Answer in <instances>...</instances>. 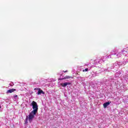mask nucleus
Here are the masks:
<instances>
[{
  "label": "nucleus",
  "instance_id": "obj_5",
  "mask_svg": "<svg viewBox=\"0 0 128 128\" xmlns=\"http://www.w3.org/2000/svg\"><path fill=\"white\" fill-rule=\"evenodd\" d=\"M34 90H38V92H37V94H44V91H42L40 88H35Z\"/></svg>",
  "mask_w": 128,
  "mask_h": 128
},
{
  "label": "nucleus",
  "instance_id": "obj_1",
  "mask_svg": "<svg viewBox=\"0 0 128 128\" xmlns=\"http://www.w3.org/2000/svg\"><path fill=\"white\" fill-rule=\"evenodd\" d=\"M30 106H32L33 110H32L33 113H38V106L36 102L32 101L31 103Z\"/></svg>",
  "mask_w": 128,
  "mask_h": 128
},
{
  "label": "nucleus",
  "instance_id": "obj_2",
  "mask_svg": "<svg viewBox=\"0 0 128 128\" xmlns=\"http://www.w3.org/2000/svg\"><path fill=\"white\" fill-rule=\"evenodd\" d=\"M124 61L122 62H116L114 64V66H116V68H120V66H122L124 64H126V62H128V61L126 60V58H124Z\"/></svg>",
  "mask_w": 128,
  "mask_h": 128
},
{
  "label": "nucleus",
  "instance_id": "obj_10",
  "mask_svg": "<svg viewBox=\"0 0 128 128\" xmlns=\"http://www.w3.org/2000/svg\"><path fill=\"white\" fill-rule=\"evenodd\" d=\"M68 78H74L70 76H66L64 78H62L61 80H66Z\"/></svg>",
  "mask_w": 128,
  "mask_h": 128
},
{
  "label": "nucleus",
  "instance_id": "obj_16",
  "mask_svg": "<svg viewBox=\"0 0 128 128\" xmlns=\"http://www.w3.org/2000/svg\"><path fill=\"white\" fill-rule=\"evenodd\" d=\"M68 72V70L65 71L64 72Z\"/></svg>",
  "mask_w": 128,
  "mask_h": 128
},
{
  "label": "nucleus",
  "instance_id": "obj_12",
  "mask_svg": "<svg viewBox=\"0 0 128 128\" xmlns=\"http://www.w3.org/2000/svg\"><path fill=\"white\" fill-rule=\"evenodd\" d=\"M83 72H88V68H86L85 70H84Z\"/></svg>",
  "mask_w": 128,
  "mask_h": 128
},
{
  "label": "nucleus",
  "instance_id": "obj_4",
  "mask_svg": "<svg viewBox=\"0 0 128 128\" xmlns=\"http://www.w3.org/2000/svg\"><path fill=\"white\" fill-rule=\"evenodd\" d=\"M104 62V58L102 59H96L94 60V64L95 65L98 64H100V62Z\"/></svg>",
  "mask_w": 128,
  "mask_h": 128
},
{
  "label": "nucleus",
  "instance_id": "obj_3",
  "mask_svg": "<svg viewBox=\"0 0 128 128\" xmlns=\"http://www.w3.org/2000/svg\"><path fill=\"white\" fill-rule=\"evenodd\" d=\"M36 113H34L32 111L31 112H30V114L28 115V118L30 122H32V120H34V116H36Z\"/></svg>",
  "mask_w": 128,
  "mask_h": 128
},
{
  "label": "nucleus",
  "instance_id": "obj_13",
  "mask_svg": "<svg viewBox=\"0 0 128 128\" xmlns=\"http://www.w3.org/2000/svg\"><path fill=\"white\" fill-rule=\"evenodd\" d=\"M25 121H26V124H28V116H26Z\"/></svg>",
  "mask_w": 128,
  "mask_h": 128
},
{
  "label": "nucleus",
  "instance_id": "obj_8",
  "mask_svg": "<svg viewBox=\"0 0 128 128\" xmlns=\"http://www.w3.org/2000/svg\"><path fill=\"white\" fill-rule=\"evenodd\" d=\"M111 102H108L106 103H104L103 104L104 108H106V106H110V104Z\"/></svg>",
  "mask_w": 128,
  "mask_h": 128
},
{
  "label": "nucleus",
  "instance_id": "obj_6",
  "mask_svg": "<svg viewBox=\"0 0 128 128\" xmlns=\"http://www.w3.org/2000/svg\"><path fill=\"white\" fill-rule=\"evenodd\" d=\"M107 66H108V69L106 70L108 72H110V70H112V68H116V66H114V65H110H110L108 64Z\"/></svg>",
  "mask_w": 128,
  "mask_h": 128
},
{
  "label": "nucleus",
  "instance_id": "obj_11",
  "mask_svg": "<svg viewBox=\"0 0 128 128\" xmlns=\"http://www.w3.org/2000/svg\"><path fill=\"white\" fill-rule=\"evenodd\" d=\"M120 74V72H116V76H118Z\"/></svg>",
  "mask_w": 128,
  "mask_h": 128
},
{
  "label": "nucleus",
  "instance_id": "obj_15",
  "mask_svg": "<svg viewBox=\"0 0 128 128\" xmlns=\"http://www.w3.org/2000/svg\"><path fill=\"white\" fill-rule=\"evenodd\" d=\"M82 80H84V78H82Z\"/></svg>",
  "mask_w": 128,
  "mask_h": 128
},
{
  "label": "nucleus",
  "instance_id": "obj_7",
  "mask_svg": "<svg viewBox=\"0 0 128 128\" xmlns=\"http://www.w3.org/2000/svg\"><path fill=\"white\" fill-rule=\"evenodd\" d=\"M70 82H64V83L61 84L60 86H62L63 88H66V86H70Z\"/></svg>",
  "mask_w": 128,
  "mask_h": 128
},
{
  "label": "nucleus",
  "instance_id": "obj_14",
  "mask_svg": "<svg viewBox=\"0 0 128 128\" xmlns=\"http://www.w3.org/2000/svg\"><path fill=\"white\" fill-rule=\"evenodd\" d=\"M18 98V95L14 96V100H16V98Z\"/></svg>",
  "mask_w": 128,
  "mask_h": 128
},
{
  "label": "nucleus",
  "instance_id": "obj_9",
  "mask_svg": "<svg viewBox=\"0 0 128 128\" xmlns=\"http://www.w3.org/2000/svg\"><path fill=\"white\" fill-rule=\"evenodd\" d=\"M16 91V89H10L6 92V94H12V92H14Z\"/></svg>",
  "mask_w": 128,
  "mask_h": 128
}]
</instances>
